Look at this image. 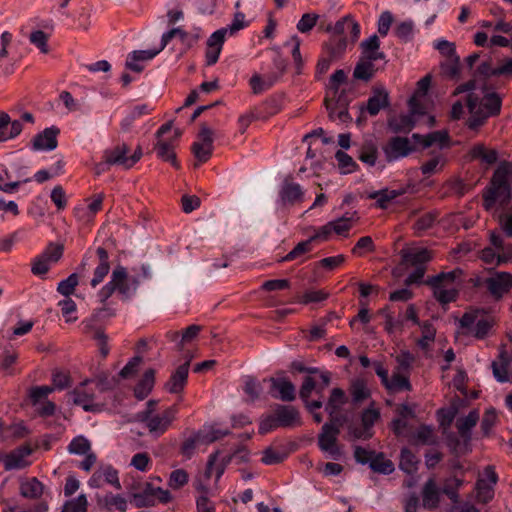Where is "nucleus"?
Instances as JSON below:
<instances>
[{
	"mask_svg": "<svg viewBox=\"0 0 512 512\" xmlns=\"http://www.w3.org/2000/svg\"><path fill=\"white\" fill-rule=\"evenodd\" d=\"M271 395L282 401H293L295 399V386L285 377L270 378Z\"/></svg>",
	"mask_w": 512,
	"mask_h": 512,
	"instance_id": "nucleus-23",
	"label": "nucleus"
},
{
	"mask_svg": "<svg viewBox=\"0 0 512 512\" xmlns=\"http://www.w3.org/2000/svg\"><path fill=\"white\" fill-rule=\"evenodd\" d=\"M351 395L353 402L359 403L370 396V391L363 381L357 380L351 386Z\"/></svg>",
	"mask_w": 512,
	"mask_h": 512,
	"instance_id": "nucleus-62",
	"label": "nucleus"
},
{
	"mask_svg": "<svg viewBox=\"0 0 512 512\" xmlns=\"http://www.w3.org/2000/svg\"><path fill=\"white\" fill-rule=\"evenodd\" d=\"M512 286V274L507 272H498L486 279L488 291L496 299H500L507 293Z\"/></svg>",
	"mask_w": 512,
	"mask_h": 512,
	"instance_id": "nucleus-20",
	"label": "nucleus"
},
{
	"mask_svg": "<svg viewBox=\"0 0 512 512\" xmlns=\"http://www.w3.org/2000/svg\"><path fill=\"white\" fill-rule=\"evenodd\" d=\"M287 68L286 61L280 56L273 59L272 70L260 75L255 73L249 81L250 87L254 94H260L270 89L285 74Z\"/></svg>",
	"mask_w": 512,
	"mask_h": 512,
	"instance_id": "nucleus-11",
	"label": "nucleus"
},
{
	"mask_svg": "<svg viewBox=\"0 0 512 512\" xmlns=\"http://www.w3.org/2000/svg\"><path fill=\"white\" fill-rule=\"evenodd\" d=\"M378 313L385 319L384 328L389 334L402 330V322L394 318L389 308H383Z\"/></svg>",
	"mask_w": 512,
	"mask_h": 512,
	"instance_id": "nucleus-56",
	"label": "nucleus"
},
{
	"mask_svg": "<svg viewBox=\"0 0 512 512\" xmlns=\"http://www.w3.org/2000/svg\"><path fill=\"white\" fill-rule=\"evenodd\" d=\"M304 191L291 177H286L278 191V201L283 206H293L303 201Z\"/></svg>",
	"mask_w": 512,
	"mask_h": 512,
	"instance_id": "nucleus-16",
	"label": "nucleus"
},
{
	"mask_svg": "<svg viewBox=\"0 0 512 512\" xmlns=\"http://www.w3.org/2000/svg\"><path fill=\"white\" fill-rule=\"evenodd\" d=\"M461 275L462 271L455 269L441 273L430 280L429 283L433 287L434 296L440 303L447 304L456 300Z\"/></svg>",
	"mask_w": 512,
	"mask_h": 512,
	"instance_id": "nucleus-6",
	"label": "nucleus"
},
{
	"mask_svg": "<svg viewBox=\"0 0 512 512\" xmlns=\"http://www.w3.org/2000/svg\"><path fill=\"white\" fill-rule=\"evenodd\" d=\"M478 420V410H472L467 416L457 419L456 428L460 436L464 439H470L471 430L477 424Z\"/></svg>",
	"mask_w": 512,
	"mask_h": 512,
	"instance_id": "nucleus-36",
	"label": "nucleus"
},
{
	"mask_svg": "<svg viewBox=\"0 0 512 512\" xmlns=\"http://www.w3.org/2000/svg\"><path fill=\"white\" fill-rule=\"evenodd\" d=\"M280 427H297L301 425V417L293 406L278 405L274 412Z\"/></svg>",
	"mask_w": 512,
	"mask_h": 512,
	"instance_id": "nucleus-24",
	"label": "nucleus"
},
{
	"mask_svg": "<svg viewBox=\"0 0 512 512\" xmlns=\"http://www.w3.org/2000/svg\"><path fill=\"white\" fill-rule=\"evenodd\" d=\"M144 491L150 498L154 499L155 502L159 501L161 503L166 504L170 502L172 499L171 493L168 490L162 489L160 487H155L150 483H147L145 485Z\"/></svg>",
	"mask_w": 512,
	"mask_h": 512,
	"instance_id": "nucleus-54",
	"label": "nucleus"
},
{
	"mask_svg": "<svg viewBox=\"0 0 512 512\" xmlns=\"http://www.w3.org/2000/svg\"><path fill=\"white\" fill-rule=\"evenodd\" d=\"M138 286V277L129 276L125 267L116 266L109 282L98 292V298L101 303H105L114 292H118L124 298H129L136 293Z\"/></svg>",
	"mask_w": 512,
	"mask_h": 512,
	"instance_id": "nucleus-3",
	"label": "nucleus"
},
{
	"mask_svg": "<svg viewBox=\"0 0 512 512\" xmlns=\"http://www.w3.org/2000/svg\"><path fill=\"white\" fill-rule=\"evenodd\" d=\"M345 402L346 396L344 391L340 388H334L326 405V411L330 415L331 419H337L335 414L338 413Z\"/></svg>",
	"mask_w": 512,
	"mask_h": 512,
	"instance_id": "nucleus-42",
	"label": "nucleus"
},
{
	"mask_svg": "<svg viewBox=\"0 0 512 512\" xmlns=\"http://www.w3.org/2000/svg\"><path fill=\"white\" fill-rule=\"evenodd\" d=\"M188 479V473L184 469H176L171 472L168 485L174 490L180 489L188 483Z\"/></svg>",
	"mask_w": 512,
	"mask_h": 512,
	"instance_id": "nucleus-59",
	"label": "nucleus"
},
{
	"mask_svg": "<svg viewBox=\"0 0 512 512\" xmlns=\"http://www.w3.org/2000/svg\"><path fill=\"white\" fill-rule=\"evenodd\" d=\"M172 130H173V139L177 140L181 136L182 132L178 128L173 129L172 122H167V123L163 124L158 129L157 137L159 138V140L155 146V149L157 151V155L161 159L171 162V164L174 167H178V162L176 160V155L174 152V144H173L172 140L171 139H169V140L162 139L163 135H165L166 133H168Z\"/></svg>",
	"mask_w": 512,
	"mask_h": 512,
	"instance_id": "nucleus-13",
	"label": "nucleus"
},
{
	"mask_svg": "<svg viewBox=\"0 0 512 512\" xmlns=\"http://www.w3.org/2000/svg\"><path fill=\"white\" fill-rule=\"evenodd\" d=\"M420 114H413L410 110L409 114H401L389 120L390 128L395 132H409L415 124V116Z\"/></svg>",
	"mask_w": 512,
	"mask_h": 512,
	"instance_id": "nucleus-37",
	"label": "nucleus"
},
{
	"mask_svg": "<svg viewBox=\"0 0 512 512\" xmlns=\"http://www.w3.org/2000/svg\"><path fill=\"white\" fill-rule=\"evenodd\" d=\"M361 57L373 61L384 59L385 55L380 50V40L376 34L363 40L360 44Z\"/></svg>",
	"mask_w": 512,
	"mask_h": 512,
	"instance_id": "nucleus-27",
	"label": "nucleus"
},
{
	"mask_svg": "<svg viewBox=\"0 0 512 512\" xmlns=\"http://www.w3.org/2000/svg\"><path fill=\"white\" fill-rule=\"evenodd\" d=\"M353 215L354 214L350 215L347 213L340 218L330 221L333 233L340 236H347L355 221Z\"/></svg>",
	"mask_w": 512,
	"mask_h": 512,
	"instance_id": "nucleus-48",
	"label": "nucleus"
},
{
	"mask_svg": "<svg viewBox=\"0 0 512 512\" xmlns=\"http://www.w3.org/2000/svg\"><path fill=\"white\" fill-rule=\"evenodd\" d=\"M374 62L361 57L354 69V77L364 81L370 80L376 72Z\"/></svg>",
	"mask_w": 512,
	"mask_h": 512,
	"instance_id": "nucleus-44",
	"label": "nucleus"
},
{
	"mask_svg": "<svg viewBox=\"0 0 512 512\" xmlns=\"http://www.w3.org/2000/svg\"><path fill=\"white\" fill-rule=\"evenodd\" d=\"M370 467L373 471L382 474H391L394 471V464L386 459L382 453L375 454L370 462Z\"/></svg>",
	"mask_w": 512,
	"mask_h": 512,
	"instance_id": "nucleus-50",
	"label": "nucleus"
},
{
	"mask_svg": "<svg viewBox=\"0 0 512 512\" xmlns=\"http://www.w3.org/2000/svg\"><path fill=\"white\" fill-rule=\"evenodd\" d=\"M32 450L29 446H21L10 453L4 455L3 463L6 471L22 469L29 465L27 457L30 456Z\"/></svg>",
	"mask_w": 512,
	"mask_h": 512,
	"instance_id": "nucleus-22",
	"label": "nucleus"
},
{
	"mask_svg": "<svg viewBox=\"0 0 512 512\" xmlns=\"http://www.w3.org/2000/svg\"><path fill=\"white\" fill-rule=\"evenodd\" d=\"M419 460L407 448L402 449L400 455L399 467L407 474H413L417 471Z\"/></svg>",
	"mask_w": 512,
	"mask_h": 512,
	"instance_id": "nucleus-46",
	"label": "nucleus"
},
{
	"mask_svg": "<svg viewBox=\"0 0 512 512\" xmlns=\"http://www.w3.org/2000/svg\"><path fill=\"white\" fill-rule=\"evenodd\" d=\"M103 504L109 510L115 509L120 512H125L127 509L126 499L121 495H115L112 493L104 496Z\"/></svg>",
	"mask_w": 512,
	"mask_h": 512,
	"instance_id": "nucleus-55",
	"label": "nucleus"
},
{
	"mask_svg": "<svg viewBox=\"0 0 512 512\" xmlns=\"http://www.w3.org/2000/svg\"><path fill=\"white\" fill-rule=\"evenodd\" d=\"M413 138L424 148L430 147L433 144H439L443 148L448 145L449 140L447 132L444 131H436L424 136L413 134Z\"/></svg>",
	"mask_w": 512,
	"mask_h": 512,
	"instance_id": "nucleus-34",
	"label": "nucleus"
},
{
	"mask_svg": "<svg viewBox=\"0 0 512 512\" xmlns=\"http://www.w3.org/2000/svg\"><path fill=\"white\" fill-rule=\"evenodd\" d=\"M341 421L339 419H331L330 422L322 426L318 435V447L333 460H339L343 456V451L338 445V435L340 433Z\"/></svg>",
	"mask_w": 512,
	"mask_h": 512,
	"instance_id": "nucleus-8",
	"label": "nucleus"
},
{
	"mask_svg": "<svg viewBox=\"0 0 512 512\" xmlns=\"http://www.w3.org/2000/svg\"><path fill=\"white\" fill-rule=\"evenodd\" d=\"M463 92H469L467 98V107L471 115L467 121L469 129L477 130L489 117L500 113L502 99L494 91L492 81L484 78H479L477 81L476 71L473 79L458 86L453 94L458 95Z\"/></svg>",
	"mask_w": 512,
	"mask_h": 512,
	"instance_id": "nucleus-1",
	"label": "nucleus"
},
{
	"mask_svg": "<svg viewBox=\"0 0 512 512\" xmlns=\"http://www.w3.org/2000/svg\"><path fill=\"white\" fill-rule=\"evenodd\" d=\"M414 23L411 20H406L399 23L395 27V35L402 41H409L413 38Z\"/></svg>",
	"mask_w": 512,
	"mask_h": 512,
	"instance_id": "nucleus-63",
	"label": "nucleus"
},
{
	"mask_svg": "<svg viewBox=\"0 0 512 512\" xmlns=\"http://www.w3.org/2000/svg\"><path fill=\"white\" fill-rule=\"evenodd\" d=\"M383 151L388 161H395L409 155L412 147L407 138L394 137L383 148Z\"/></svg>",
	"mask_w": 512,
	"mask_h": 512,
	"instance_id": "nucleus-21",
	"label": "nucleus"
},
{
	"mask_svg": "<svg viewBox=\"0 0 512 512\" xmlns=\"http://www.w3.org/2000/svg\"><path fill=\"white\" fill-rule=\"evenodd\" d=\"M512 175V163L502 162L498 165L490 185L483 193V206L486 211L499 217L511 201L512 193L508 183Z\"/></svg>",
	"mask_w": 512,
	"mask_h": 512,
	"instance_id": "nucleus-2",
	"label": "nucleus"
},
{
	"mask_svg": "<svg viewBox=\"0 0 512 512\" xmlns=\"http://www.w3.org/2000/svg\"><path fill=\"white\" fill-rule=\"evenodd\" d=\"M30 42L43 54L49 53L48 35L42 30L33 31L29 36Z\"/></svg>",
	"mask_w": 512,
	"mask_h": 512,
	"instance_id": "nucleus-60",
	"label": "nucleus"
},
{
	"mask_svg": "<svg viewBox=\"0 0 512 512\" xmlns=\"http://www.w3.org/2000/svg\"><path fill=\"white\" fill-rule=\"evenodd\" d=\"M155 383V373L154 370H147L141 380L137 383L134 393L137 399L143 400L146 398L149 393L152 391V388Z\"/></svg>",
	"mask_w": 512,
	"mask_h": 512,
	"instance_id": "nucleus-38",
	"label": "nucleus"
},
{
	"mask_svg": "<svg viewBox=\"0 0 512 512\" xmlns=\"http://www.w3.org/2000/svg\"><path fill=\"white\" fill-rule=\"evenodd\" d=\"M104 196L97 194L88 200L87 205H79L74 208V215L80 221H91L94 216L102 209Z\"/></svg>",
	"mask_w": 512,
	"mask_h": 512,
	"instance_id": "nucleus-25",
	"label": "nucleus"
},
{
	"mask_svg": "<svg viewBox=\"0 0 512 512\" xmlns=\"http://www.w3.org/2000/svg\"><path fill=\"white\" fill-rule=\"evenodd\" d=\"M476 79H489L492 81L495 77L512 76V58L506 59L498 66H493L490 60L482 61L476 68Z\"/></svg>",
	"mask_w": 512,
	"mask_h": 512,
	"instance_id": "nucleus-17",
	"label": "nucleus"
},
{
	"mask_svg": "<svg viewBox=\"0 0 512 512\" xmlns=\"http://www.w3.org/2000/svg\"><path fill=\"white\" fill-rule=\"evenodd\" d=\"M471 157L481 159L487 164H493L498 159V153L494 149H487L484 145H475L470 151Z\"/></svg>",
	"mask_w": 512,
	"mask_h": 512,
	"instance_id": "nucleus-47",
	"label": "nucleus"
},
{
	"mask_svg": "<svg viewBox=\"0 0 512 512\" xmlns=\"http://www.w3.org/2000/svg\"><path fill=\"white\" fill-rule=\"evenodd\" d=\"M402 264L409 267H426V264L432 260L433 255L430 250L424 247H407L400 251Z\"/></svg>",
	"mask_w": 512,
	"mask_h": 512,
	"instance_id": "nucleus-18",
	"label": "nucleus"
},
{
	"mask_svg": "<svg viewBox=\"0 0 512 512\" xmlns=\"http://www.w3.org/2000/svg\"><path fill=\"white\" fill-rule=\"evenodd\" d=\"M446 161V157L443 153H434L429 160L423 162V164L420 167V170L423 175L431 176L433 174L441 172L446 164Z\"/></svg>",
	"mask_w": 512,
	"mask_h": 512,
	"instance_id": "nucleus-35",
	"label": "nucleus"
},
{
	"mask_svg": "<svg viewBox=\"0 0 512 512\" xmlns=\"http://www.w3.org/2000/svg\"><path fill=\"white\" fill-rule=\"evenodd\" d=\"M312 240L309 238L305 241L299 242L288 254H286L281 261L287 262V261H293L300 257H302L304 254L310 252L312 250Z\"/></svg>",
	"mask_w": 512,
	"mask_h": 512,
	"instance_id": "nucleus-53",
	"label": "nucleus"
},
{
	"mask_svg": "<svg viewBox=\"0 0 512 512\" xmlns=\"http://www.w3.org/2000/svg\"><path fill=\"white\" fill-rule=\"evenodd\" d=\"M440 499L439 490L434 479H429L422 491V502L426 509H434L438 506Z\"/></svg>",
	"mask_w": 512,
	"mask_h": 512,
	"instance_id": "nucleus-33",
	"label": "nucleus"
},
{
	"mask_svg": "<svg viewBox=\"0 0 512 512\" xmlns=\"http://www.w3.org/2000/svg\"><path fill=\"white\" fill-rule=\"evenodd\" d=\"M431 84V77L426 75L417 83V89L414 95L409 100V108L413 114H424V108L420 104V98L425 96Z\"/></svg>",
	"mask_w": 512,
	"mask_h": 512,
	"instance_id": "nucleus-30",
	"label": "nucleus"
},
{
	"mask_svg": "<svg viewBox=\"0 0 512 512\" xmlns=\"http://www.w3.org/2000/svg\"><path fill=\"white\" fill-rule=\"evenodd\" d=\"M494 324L493 315L484 309H470L459 319L462 333L480 340L488 336Z\"/></svg>",
	"mask_w": 512,
	"mask_h": 512,
	"instance_id": "nucleus-5",
	"label": "nucleus"
},
{
	"mask_svg": "<svg viewBox=\"0 0 512 512\" xmlns=\"http://www.w3.org/2000/svg\"><path fill=\"white\" fill-rule=\"evenodd\" d=\"M325 103L331 120L338 121L339 123H347L351 120L346 105L334 103L328 99L325 100Z\"/></svg>",
	"mask_w": 512,
	"mask_h": 512,
	"instance_id": "nucleus-41",
	"label": "nucleus"
},
{
	"mask_svg": "<svg viewBox=\"0 0 512 512\" xmlns=\"http://www.w3.org/2000/svg\"><path fill=\"white\" fill-rule=\"evenodd\" d=\"M61 512H87V499L85 495L67 501Z\"/></svg>",
	"mask_w": 512,
	"mask_h": 512,
	"instance_id": "nucleus-64",
	"label": "nucleus"
},
{
	"mask_svg": "<svg viewBox=\"0 0 512 512\" xmlns=\"http://www.w3.org/2000/svg\"><path fill=\"white\" fill-rule=\"evenodd\" d=\"M127 152L128 148L125 145L107 151L104 156L105 162L110 165H121L128 169L129 157L127 156Z\"/></svg>",
	"mask_w": 512,
	"mask_h": 512,
	"instance_id": "nucleus-43",
	"label": "nucleus"
},
{
	"mask_svg": "<svg viewBox=\"0 0 512 512\" xmlns=\"http://www.w3.org/2000/svg\"><path fill=\"white\" fill-rule=\"evenodd\" d=\"M155 402H147V409L139 414V420L144 424L149 434L154 437H160L172 426L176 419L179 409L177 405H172L160 413H154Z\"/></svg>",
	"mask_w": 512,
	"mask_h": 512,
	"instance_id": "nucleus-4",
	"label": "nucleus"
},
{
	"mask_svg": "<svg viewBox=\"0 0 512 512\" xmlns=\"http://www.w3.org/2000/svg\"><path fill=\"white\" fill-rule=\"evenodd\" d=\"M300 44L301 41L298 36L294 35L292 36L286 43V46H291L292 48V58L295 63L296 72L300 74L302 72V68L304 65V60L302 58L301 52H300Z\"/></svg>",
	"mask_w": 512,
	"mask_h": 512,
	"instance_id": "nucleus-52",
	"label": "nucleus"
},
{
	"mask_svg": "<svg viewBox=\"0 0 512 512\" xmlns=\"http://www.w3.org/2000/svg\"><path fill=\"white\" fill-rule=\"evenodd\" d=\"M29 181L30 178H15L9 171L4 170L3 173H0V190L12 194L19 188L21 183H27Z\"/></svg>",
	"mask_w": 512,
	"mask_h": 512,
	"instance_id": "nucleus-40",
	"label": "nucleus"
},
{
	"mask_svg": "<svg viewBox=\"0 0 512 512\" xmlns=\"http://www.w3.org/2000/svg\"><path fill=\"white\" fill-rule=\"evenodd\" d=\"M53 391L54 388L50 386H37L30 390L29 396L32 405L41 416H51L55 412V404L47 399Z\"/></svg>",
	"mask_w": 512,
	"mask_h": 512,
	"instance_id": "nucleus-15",
	"label": "nucleus"
},
{
	"mask_svg": "<svg viewBox=\"0 0 512 512\" xmlns=\"http://www.w3.org/2000/svg\"><path fill=\"white\" fill-rule=\"evenodd\" d=\"M35 123L34 115L31 112H23L18 118H12L5 111H0V142H7L17 138L24 129V124Z\"/></svg>",
	"mask_w": 512,
	"mask_h": 512,
	"instance_id": "nucleus-10",
	"label": "nucleus"
},
{
	"mask_svg": "<svg viewBox=\"0 0 512 512\" xmlns=\"http://www.w3.org/2000/svg\"><path fill=\"white\" fill-rule=\"evenodd\" d=\"M60 133L59 128L51 126L45 128L42 132L36 134L32 140V149L35 151H52L57 145V137Z\"/></svg>",
	"mask_w": 512,
	"mask_h": 512,
	"instance_id": "nucleus-19",
	"label": "nucleus"
},
{
	"mask_svg": "<svg viewBox=\"0 0 512 512\" xmlns=\"http://www.w3.org/2000/svg\"><path fill=\"white\" fill-rule=\"evenodd\" d=\"M68 451L75 455H85L90 451V442L83 436H77L69 443Z\"/></svg>",
	"mask_w": 512,
	"mask_h": 512,
	"instance_id": "nucleus-58",
	"label": "nucleus"
},
{
	"mask_svg": "<svg viewBox=\"0 0 512 512\" xmlns=\"http://www.w3.org/2000/svg\"><path fill=\"white\" fill-rule=\"evenodd\" d=\"M20 493L25 498H38L43 493V485L36 478L28 479L21 483Z\"/></svg>",
	"mask_w": 512,
	"mask_h": 512,
	"instance_id": "nucleus-45",
	"label": "nucleus"
},
{
	"mask_svg": "<svg viewBox=\"0 0 512 512\" xmlns=\"http://www.w3.org/2000/svg\"><path fill=\"white\" fill-rule=\"evenodd\" d=\"M328 293L324 290H308L299 296L296 302L300 304L319 303L326 300Z\"/></svg>",
	"mask_w": 512,
	"mask_h": 512,
	"instance_id": "nucleus-57",
	"label": "nucleus"
},
{
	"mask_svg": "<svg viewBox=\"0 0 512 512\" xmlns=\"http://www.w3.org/2000/svg\"><path fill=\"white\" fill-rule=\"evenodd\" d=\"M402 194V190L382 189L370 193L368 197L376 201V206L378 208L385 209L394 199Z\"/></svg>",
	"mask_w": 512,
	"mask_h": 512,
	"instance_id": "nucleus-39",
	"label": "nucleus"
},
{
	"mask_svg": "<svg viewBox=\"0 0 512 512\" xmlns=\"http://www.w3.org/2000/svg\"><path fill=\"white\" fill-rule=\"evenodd\" d=\"M388 105V92L385 89H375L373 94L368 98L365 109L371 116H375Z\"/></svg>",
	"mask_w": 512,
	"mask_h": 512,
	"instance_id": "nucleus-29",
	"label": "nucleus"
},
{
	"mask_svg": "<svg viewBox=\"0 0 512 512\" xmlns=\"http://www.w3.org/2000/svg\"><path fill=\"white\" fill-rule=\"evenodd\" d=\"M152 110L153 108L148 104H137L130 108L120 123L122 131L128 132L136 119L150 114Z\"/></svg>",
	"mask_w": 512,
	"mask_h": 512,
	"instance_id": "nucleus-32",
	"label": "nucleus"
},
{
	"mask_svg": "<svg viewBox=\"0 0 512 512\" xmlns=\"http://www.w3.org/2000/svg\"><path fill=\"white\" fill-rule=\"evenodd\" d=\"M347 49L346 37L339 36L331 38L327 43L323 45L322 52L328 55L332 60H339L343 57Z\"/></svg>",
	"mask_w": 512,
	"mask_h": 512,
	"instance_id": "nucleus-31",
	"label": "nucleus"
},
{
	"mask_svg": "<svg viewBox=\"0 0 512 512\" xmlns=\"http://www.w3.org/2000/svg\"><path fill=\"white\" fill-rule=\"evenodd\" d=\"M188 372L189 362L180 365L166 383V390L170 393H180L183 391L187 382Z\"/></svg>",
	"mask_w": 512,
	"mask_h": 512,
	"instance_id": "nucleus-28",
	"label": "nucleus"
},
{
	"mask_svg": "<svg viewBox=\"0 0 512 512\" xmlns=\"http://www.w3.org/2000/svg\"><path fill=\"white\" fill-rule=\"evenodd\" d=\"M100 386L101 384L95 380L83 381L70 392L73 403L87 412L101 411V405L95 402L96 392L100 390Z\"/></svg>",
	"mask_w": 512,
	"mask_h": 512,
	"instance_id": "nucleus-9",
	"label": "nucleus"
},
{
	"mask_svg": "<svg viewBox=\"0 0 512 512\" xmlns=\"http://www.w3.org/2000/svg\"><path fill=\"white\" fill-rule=\"evenodd\" d=\"M218 452H215L209 456L207 467L205 471V476L207 478L215 477V481H218L224 473L225 464L222 462H218Z\"/></svg>",
	"mask_w": 512,
	"mask_h": 512,
	"instance_id": "nucleus-49",
	"label": "nucleus"
},
{
	"mask_svg": "<svg viewBox=\"0 0 512 512\" xmlns=\"http://www.w3.org/2000/svg\"><path fill=\"white\" fill-rule=\"evenodd\" d=\"M375 250V244L370 236H363L358 239L355 246L352 248L351 253L356 257H363L367 253Z\"/></svg>",
	"mask_w": 512,
	"mask_h": 512,
	"instance_id": "nucleus-51",
	"label": "nucleus"
},
{
	"mask_svg": "<svg viewBox=\"0 0 512 512\" xmlns=\"http://www.w3.org/2000/svg\"><path fill=\"white\" fill-rule=\"evenodd\" d=\"M99 263L94 270L93 278L91 279V286L95 288L98 286L110 271L109 255L105 248L98 247L96 250Z\"/></svg>",
	"mask_w": 512,
	"mask_h": 512,
	"instance_id": "nucleus-26",
	"label": "nucleus"
},
{
	"mask_svg": "<svg viewBox=\"0 0 512 512\" xmlns=\"http://www.w3.org/2000/svg\"><path fill=\"white\" fill-rule=\"evenodd\" d=\"M130 464L140 472H147L151 468L152 461L146 452H139L133 455Z\"/></svg>",
	"mask_w": 512,
	"mask_h": 512,
	"instance_id": "nucleus-61",
	"label": "nucleus"
},
{
	"mask_svg": "<svg viewBox=\"0 0 512 512\" xmlns=\"http://www.w3.org/2000/svg\"><path fill=\"white\" fill-rule=\"evenodd\" d=\"M245 15L243 13H236L232 24L228 27L221 28L213 32L207 40L206 49V63L211 66L214 65L220 56L222 46L224 44L227 34L232 35L245 27Z\"/></svg>",
	"mask_w": 512,
	"mask_h": 512,
	"instance_id": "nucleus-7",
	"label": "nucleus"
},
{
	"mask_svg": "<svg viewBox=\"0 0 512 512\" xmlns=\"http://www.w3.org/2000/svg\"><path fill=\"white\" fill-rule=\"evenodd\" d=\"M380 419V410L375 407L374 403L361 413V424H350L348 426V435L351 439L367 440L370 439L374 432L373 426Z\"/></svg>",
	"mask_w": 512,
	"mask_h": 512,
	"instance_id": "nucleus-12",
	"label": "nucleus"
},
{
	"mask_svg": "<svg viewBox=\"0 0 512 512\" xmlns=\"http://www.w3.org/2000/svg\"><path fill=\"white\" fill-rule=\"evenodd\" d=\"M498 481V475L493 466H486L476 483V497L478 501L487 503L494 496V486Z\"/></svg>",
	"mask_w": 512,
	"mask_h": 512,
	"instance_id": "nucleus-14",
	"label": "nucleus"
}]
</instances>
